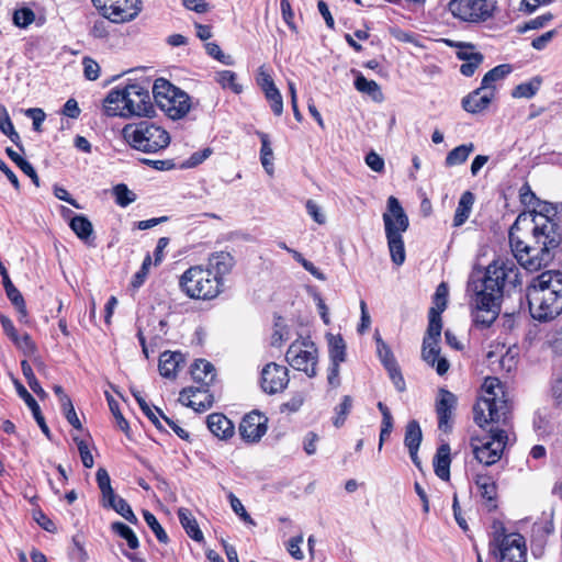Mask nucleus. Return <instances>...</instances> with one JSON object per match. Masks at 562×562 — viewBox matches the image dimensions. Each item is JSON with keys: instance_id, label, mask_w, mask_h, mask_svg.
Masks as SVG:
<instances>
[{"instance_id": "obj_1", "label": "nucleus", "mask_w": 562, "mask_h": 562, "mask_svg": "<svg viewBox=\"0 0 562 562\" xmlns=\"http://www.w3.org/2000/svg\"><path fill=\"white\" fill-rule=\"evenodd\" d=\"M512 251L525 269L536 271L562 251V231L550 217V209L521 213L509 229Z\"/></svg>"}, {"instance_id": "obj_2", "label": "nucleus", "mask_w": 562, "mask_h": 562, "mask_svg": "<svg viewBox=\"0 0 562 562\" xmlns=\"http://www.w3.org/2000/svg\"><path fill=\"white\" fill-rule=\"evenodd\" d=\"M520 283V269L513 259H495L485 268L479 282L468 283V291H473L471 306L499 316L505 296Z\"/></svg>"}, {"instance_id": "obj_3", "label": "nucleus", "mask_w": 562, "mask_h": 562, "mask_svg": "<svg viewBox=\"0 0 562 562\" xmlns=\"http://www.w3.org/2000/svg\"><path fill=\"white\" fill-rule=\"evenodd\" d=\"M106 116H155V105L149 94V82L134 81L113 88L103 101Z\"/></svg>"}, {"instance_id": "obj_4", "label": "nucleus", "mask_w": 562, "mask_h": 562, "mask_svg": "<svg viewBox=\"0 0 562 562\" xmlns=\"http://www.w3.org/2000/svg\"><path fill=\"white\" fill-rule=\"evenodd\" d=\"M509 412L504 398V390L497 378L488 376L482 385V395L473 407V418L477 426L484 427L490 423L505 422Z\"/></svg>"}, {"instance_id": "obj_5", "label": "nucleus", "mask_w": 562, "mask_h": 562, "mask_svg": "<svg viewBox=\"0 0 562 562\" xmlns=\"http://www.w3.org/2000/svg\"><path fill=\"white\" fill-rule=\"evenodd\" d=\"M386 209L383 223L391 260L394 265L402 266L406 258L402 234L408 229L409 220L400 201L393 195L387 199Z\"/></svg>"}, {"instance_id": "obj_6", "label": "nucleus", "mask_w": 562, "mask_h": 562, "mask_svg": "<svg viewBox=\"0 0 562 562\" xmlns=\"http://www.w3.org/2000/svg\"><path fill=\"white\" fill-rule=\"evenodd\" d=\"M123 136L134 149L147 154L159 153L170 144L169 133L150 121L127 124Z\"/></svg>"}, {"instance_id": "obj_7", "label": "nucleus", "mask_w": 562, "mask_h": 562, "mask_svg": "<svg viewBox=\"0 0 562 562\" xmlns=\"http://www.w3.org/2000/svg\"><path fill=\"white\" fill-rule=\"evenodd\" d=\"M179 284L188 296L202 300L216 297L223 286V282L202 266H194L184 271Z\"/></svg>"}, {"instance_id": "obj_8", "label": "nucleus", "mask_w": 562, "mask_h": 562, "mask_svg": "<svg viewBox=\"0 0 562 562\" xmlns=\"http://www.w3.org/2000/svg\"><path fill=\"white\" fill-rule=\"evenodd\" d=\"M508 435L504 429H492L490 435L479 439H471V448L474 458L486 467L501 460L507 445Z\"/></svg>"}, {"instance_id": "obj_9", "label": "nucleus", "mask_w": 562, "mask_h": 562, "mask_svg": "<svg viewBox=\"0 0 562 562\" xmlns=\"http://www.w3.org/2000/svg\"><path fill=\"white\" fill-rule=\"evenodd\" d=\"M285 358L294 370L302 371L310 378L317 374L318 351L310 338L300 336L294 340L290 345Z\"/></svg>"}, {"instance_id": "obj_10", "label": "nucleus", "mask_w": 562, "mask_h": 562, "mask_svg": "<svg viewBox=\"0 0 562 562\" xmlns=\"http://www.w3.org/2000/svg\"><path fill=\"white\" fill-rule=\"evenodd\" d=\"M442 318H430L427 334L424 337L422 357L425 362L436 368L439 375H443L449 370V362L440 357L438 342L441 337Z\"/></svg>"}, {"instance_id": "obj_11", "label": "nucleus", "mask_w": 562, "mask_h": 562, "mask_svg": "<svg viewBox=\"0 0 562 562\" xmlns=\"http://www.w3.org/2000/svg\"><path fill=\"white\" fill-rule=\"evenodd\" d=\"M449 11L465 22H484L492 18L496 0H450Z\"/></svg>"}, {"instance_id": "obj_12", "label": "nucleus", "mask_w": 562, "mask_h": 562, "mask_svg": "<svg viewBox=\"0 0 562 562\" xmlns=\"http://www.w3.org/2000/svg\"><path fill=\"white\" fill-rule=\"evenodd\" d=\"M92 3L102 11L103 16L113 23L130 22L142 10L140 0H92Z\"/></svg>"}, {"instance_id": "obj_13", "label": "nucleus", "mask_w": 562, "mask_h": 562, "mask_svg": "<svg viewBox=\"0 0 562 562\" xmlns=\"http://www.w3.org/2000/svg\"><path fill=\"white\" fill-rule=\"evenodd\" d=\"M512 541L519 544L520 551H524V561L527 562V546L525 538L517 532L506 535L504 528H502L499 532L496 531L494 533L490 543L492 553L497 555L501 562H503V557H505L504 553H508L509 562H515V560L517 562L519 558L516 553V549H514L515 544H513Z\"/></svg>"}, {"instance_id": "obj_14", "label": "nucleus", "mask_w": 562, "mask_h": 562, "mask_svg": "<svg viewBox=\"0 0 562 562\" xmlns=\"http://www.w3.org/2000/svg\"><path fill=\"white\" fill-rule=\"evenodd\" d=\"M289 384L288 368L274 362L266 364L261 371V387L268 394L282 392Z\"/></svg>"}, {"instance_id": "obj_15", "label": "nucleus", "mask_w": 562, "mask_h": 562, "mask_svg": "<svg viewBox=\"0 0 562 562\" xmlns=\"http://www.w3.org/2000/svg\"><path fill=\"white\" fill-rule=\"evenodd\" d=\"M457 402V396L452 392L446 389H439L435 406L438 417V427L445 432L449 431L452 427V415Z\"/></svg>"}, {"instance_id": "obj_16", "label": "nucleus", "mask_w": 562, "mask_h": 562, "mask_svg": "<svg viewBox=\"0 0 562 562\" xmlns=\"http://www.w3.org/2000/svg\"><path fill=\"white\" fill-rule=\"evenodd\" d=\"M267 417L258 412L247 414L239 424V435L246 442H257L267 432Z\"/></svg>"}, {"instance_id": "obj_17", "label": "nucleus", "mask_w": 562, "mask_h": 562, "mask_svg": "<svg viewBox=\"0 0 562 562\" xmlns=\"http://www.w3.org/2000/svg\"><path fill=\"white\" fill-rule=\"evenodd\" d=\"M179 402L195 412H204L212 406L213 398L205 386L187 387L180 392Z\"/></svg>"}, {"instance_id": "obj_18", "label": "nucleus", "mask_w": 562, "mask_h": 562, "mask_svg": "<svg viewBox=\"0 0 562 562\" xmlns=\"http://www.w3.org/2000/svg\"><path fill=\"white\" fill-rule=\"evenodd\" d=\"M190 97L179 88L172 92V95L167 98L159 108L170 119L179 120L182 119L190 110Z\"/></svg>"}, {"instance_id": "obj_19", "label": "nucleus", "mask_w": 562, "mask_h": 562, "mask_svg": "<svg viewBox=\"0 0 562 562\" xmlns=\"http://www.w3.org/2000/svg\"><path fill=\"white\" fill-rule=\"evenodd\" d=\"M456 46L459 48L457 57L464 63L460 66V72L465 77L474 75L475 70L483 63L484 56L474 50V46L469 43H457Z\"/></svg>"}, {"instance_id": "obj_20", "label": "nucleus", "mask_w": 562, "mask_h": 562, "mask_svg": "<svg viewBox=\"0 0 562 562\" xmlns=\"http://www.w3.org/2000/svg\"><path fill=\"white\" fill-rule=\"evenodd\" d=\"M1 323L4 333L24 355L32 356L35 353L36 346L27 333L20 334L15 329L11 318H1Z\"/></svg>"}, {"instance_id": "obj_21", "label": "nucleus", "mask_w": 562, "mask_h": 562, "mask_svg": "<svg viewBox=\"0 0 562 562\" xmlns=\"http://www.w3.org/2000/svg\"><path fill=\"white\" fill-rule=\"evenodd\" d=\"M235 265V260L229 252L218 251L213 254L206 265V269L216 277V279L223 282V277L228 274Z\"/></svg>"}, {"instance_id": "obj_22", "label": "nucleus", "mask_w": 562, "mask_h": 562, "mask_svg": "<svg viewBox=\"0 0 562 562\" xmlns=\"http://www.w3.org/2000/svg\"><path fill=\"white\" fill-rule=\"evenodd\" d=\"M296 329V318H277L271 334V345L274 347L281 346L297 335Z\"/></svg>"}, {"instance_id": "obj_23", "label": "nucleus", "mask_w": 562, "mask_h": 562, "mask_svg": "<svg viewBox=\"0 0 562 562\" xmlns=\"http://www.w3.org/2000/svg\"><path fill=\"white\" fill-rule=\"evenodd\" d=\"M494 97L488 90H481L479 87L462 99V108L469 113H479L490 105Z\"/></svg>"}, {"instance_id": "obj_24", "label": "nucleus", "mask_w": 562, "mask_h": 562, "mask_svg": "<svg viewBox=\"0 0 562 562\" xmlns=\"http://www.w3.org/2000/svg\"><path fill=\"white\" fill-rule=\"evenodd\" d=\"M182 363H184V356L181 352L164 351L159 357V373L164 378L175 379Z\"/></svg>"}, {"instance_id": "obj_25", "label": "nucleus", "mask_w": 562, "mask_h": 562, "mask_svg": "<svg viewBox=\"0 0 562 562\" xmlns=\"http://www.w3.org/2000/svg\"><path fill=\"white\" fill-rule=\"evenodd\" d=\"M210 431L220 439H228L234 435L233 423L221 413H213L207 416Z\"/></svg>"}, {"instance_id": "obj_26", "label": "nucleus", "mask_w": 562, "mask_h": 562, "mask_svg": "<svg viewBox=\"0 0 562 562\" xmlns=\"http://www.w3.org/2000/svg\"><path fill=\"white\" fill-rule=\"evenodd\" d=\"M159 325V333H151V329L147 326H144L143 322H139L137 325V337L142 345L143 353L148 359L149 358V349L146 345V339L148 338L154 346H157L158 341L166 335L167 333V322H157Z\"/></svg>"}, {"instance_id": "obj_27", "label": "nucleus", "mask_w": 562, "mask_h": 562, "mask_svg": "<svg viewBox=\"0 0 562 562\" xmlns=\"http://www.w3.org/2000/svg\"><path fill=\"white\" fill-rule=\"evenodd\" d=\"M510 72L512 66L508 64H502L494 67L484 75L480 86L481 90H488L493 95H495L497 90L496 82L505 79Z\"/></svg>"}, {"instance_id": "obj_28", "label": "nucleus", "mask_w": 562, "mask_h": 562, "mask_svg": "<svg viewBox=\"0 0 562 562\" xmlns=\"http://www.w3.org/2000/svg\"><path fill=\"white\" fill-rule=\"evenodd\" d=\"M191 374L195 382L206 387L214 381L215 368L205 359H198L191 366Z\"/></svg>"}, {"instance_id": "obj_29", "label": "nucleus", "mask_w": 562, "mask_h": 562, "mask_svg": "<svg viewBox=\"0 0 562 562\" xmlns=\"http://www.w3.org/2000/svg\"><path fill=\"white\" fill-rule=\"evenodd\" d=\"M450 447L448 445H441L434 459L435 473L441 480H449L450 477Z\"/></svg>"}, {"instance_id": "obj_30", "label": "nucleus", "mask_w": 562, "mask_h": 562, "mask_svg": "<svg viewBox=\"0 0 562 562\" xmlns=\"http://www.w3.org/2000/svg\"><path fill=\"white\" fill-rule=\"evenodd\" d=\"M103 507L111 508L115 510L119 515H121L124 519H126L131 524L137 522V517L133 513L130 504L122 497L117 496L115 493L102 501Z\"/></svg>"}, {"instance_id": "obj_31", "label": "nucleus", "mask_w": 562, "mask_h": 562, "mask_svg": "<svg viewBox=\"0 0 562 562\" xmlns=\"http://www.w3.org/2000/svg\"><path fill=\"white\" fill-rule=\"evenodd\" d=\"M351 72L355 75V88L361 92L370 95L374 101L382 99L380 86L374 80H368L362 72L352 69Z\"/></svg>"}, {"instance_id": "obj_32", "label": "nucleus", "mask_w": 562, "mask_h": 562, "mask_svg": "<svg viewBox=\"0 0 562 562\" xmlns=\"http://www.w3.org/2000/svg\"><path fill=\"white\" fill-rule=\"evenodd\" d=\"M474 194L471 191L462 193L454 213L453 226L459 227L467 222L474 204Z\"/></svg>"}, {"instance_id": "obj_33", "label": "nucleus", "mask_w": 562, "mask_h": 562, "mask_svg": "<svg viewBox=\"0 0 562 562\" xmlns=\"http://www.w3.org/2000/svg\"><path fill=\"white\" fill-rule=\"evenodd\" d=\"M69 226L79 239H81L88 245H91L90 238L93 235V227L92 223L89 221L87 216L81 214L75 215L70 220Z\"/></svg>"}, {"instance_id": "obj_34", "label": "nucleus", "mask_w": 562, "mask_h": 562, "mask_svg": "<svg viewBox=\"0 0 562 562\" xmlns=\"http://www.w3.org/2000/svg\"><path fill=\"white\" fill-rule=\"evenodd\" d=\"M178 517L188 536L194 541L201 542L203 540V533L190 510L180 508L178 510Z\"/></svg>"}, {"instance_id": "obj_35", "label": "nucleus", "mask_w": 562, "mask_h": 562, "mask_svg": "<svg viewBox=\"0 0 562 562\" xmlns=\"http://www.w3.org/2000/svg\"><path fill=\"white\" fill-rule=\"evenodd\" d=\"M330 362L342 363L346 360V344L340 335L326 336Z\"/></svg>"}, {"instance_id": "obj_36", "label": "nucleus", "mask_w": 562, "mask_h": 562, "mask_svg": "<svg viewBox=\"0 0 562 562\" xmlns=\"http://www.w3.org/2000/svg\"><path fill=\"white\" fill-rule=\"evenodd\" d=\"M449 288L446 282H441L432 296V306L429 308L428 316H441L448 303Z\"/></svg>"}, {"instance_id": "obj_37", "label": "nucleus", "mask_w": 562, "mask_h": 562, "mask_svg": "<svg viewBox=\"0 0 562 562\" xmlns=\"http://www.w3.org/2000/svg\"><path fill=\"white\" fill-rule=\"evenodd\" d=\"M474 144L468 143L462 144L453 148L448 153L445 159V165L447 167L459 166L465 162L470 156V154L474 150Z\"/></svg>"}, {"instance_id": "obj_38", "label": "nucleus", "mask_w": 562, "mask_h": 562, "mask_svg": "<svg viewBox=\"0 0 562 562\" xmlns=\"http://www.w3.org/2000/svg\"><path fill=\"white\" fill-rule=\"evenodd\" d=\"M423 440V432L417 420H409L405 428L404 445L408 450H418Z\"/></svg>"}, {"instance_id": "obj_39", "label": "nucleus", "mask_w": 562, "mask_h": 562, "mask_svg": "<svg viewBox=\"0 0 562 562\" xmlns=\"http://www.w3.org/2000/svg\"><path fill=\"white\" fill-rule=\"evenodd\" d=\"M176 89H177V87L171 85L167 79H165V78L156 79L151 87L153 98L155 100L156 105L158 108H160L162 102L165 100H167V98L172 95V92L176 91Z\"/></svg>"}, {"instance_id": "obj_40", "label": "nucleus", "mask_w": 562, "mask_h": 562, "mask_svg": "<svg viewBox=\"0 0 562 562\" xmlns=\"http://www.w3.org/2000/svg\"><path fill=\"white\" fill-rule=\"evenodd\" d=\"M256 134L260 138V142H261V149H260L261 165L269 175H272V172H273V164H272L273 151H272V148L270 145L269 135L263 132H260V131H257Z\"/></svg>"}, {"instance_id": "obj_41", "label": "nucleus", "mask_w": 562, "mask_h": 562, "mask_svg": "<svg viewBox=\"0 0 562 562\" xmlns=\"http://www.w3.org/2000/svg\"><path fill=\"white\" fill-rule=\"evenodd\" d=\"M553 278H562V274L554 271H543L532 281V288L539 291L550 290L553 294H559L560 289L553 284Z\"/></svg>"}, {"instance_id": "obj_42", "label": "nucleus", "mask_w": 562, "mask_h": 562, "mask_svg": "<svg viewBox=\"0 0 562 562\" xmlns=\"http://www.w3.org/2000/svg\"><path fill=\"white\" fill-rule=\"evenodd\" d=\"M541 82L540 77H533L529 81L521 82L513 89L512 97L530 99L539 91Z\"/></svg>"}, {"instance_id": "obj_43", "label": "nucleus", "mask_w": 562, "mask_h": 562, "mask_svg": "<svg viewBox=\"0 0 562 562\" xmlns=\"http://www.w3.org/2000/svg\"><path fill=\"white\" fill-rule=\"evenodd\" d=\"M375 342H376V352L380 361L382 362L383 367L389 370L393 369L394 367H397V361L390 349V347L382 340L379 333H375Z\"/></svg>"}, {"instance_id": "obj_44", "label": "nucleus", "mask_w": 562, "mask_h": 562, "mask_svg": "<svg viewBox=\"0 0 562 562\" xmlns=\"http://www.w3.org/2000/svg\"><path fill=\"white\" fill-rule=\"evenodd\" d=\"M133 396L137 401L143 413L148 417V419L159 429L162 428L159 417L162 418L164 413L158 407H151L145 398L140 395V392L133 391Z\"/></svg>"}, {"instance_id": "obj_45", "label": "nucleus", "mask_w": 562, "mask_h": 562, "mask_svg": "<svg viewBox=\"0 0 562 562\" xmlns=\"http://www.w3.org/2000/svg\"><path fill=\"white\" fill-rule=\"evenodd\" d=\"M0 131L5 136H8L10 138V140L14 145L20 147V149H23L22 145H21L20 135L14 130L13 123H12V121H11L9 114H8V111L5 110V108H1V112H0Z\"/></svg>"}, {"instance_id": "obj_46", "label": "nucleus", "mask_w": 562, "mask_h": 562, "mask_svg": "<svg viewBox=\"0 0 562 562\" xmlns=\"http://www.w3.org/2000/svg\"><path fill=\"white\" fill-rule=\"evenodd\" d=\"M475 484L482 497L493 501L496 497V484L487 474H476Z\"/></svg>"}, {"instance_id": "obj_47", "label": "nucleus", "mask_w": 562, "mask_h": 562, "mask_svg": "<svg viewBox=\"0 0 562 562\" xmlns=\"http://www.w3.org/2000/svg\"><path fill=\"white\" fill-rule=\"evenodd\" d=\"M237 75L232 70H222L216 72L215 80L223 89H231L234 93L239 94L243 91L241 85L236 81Z\"/></svg>"}, {"instance_id": "obj_48", "label": "nucleus", "mask_w": 562, "mask_h": 562, "mask_svg": "<svg viewBox=\"0 0 562 562\" xmlns=\"http://www.w3.org/2000/svg\"><path fill=\"white\" fill-rule=\"evenodd\" d=\"M111 529L114 533L125 539L127 546L135 550L139 547V541L135 535V532L125 524L121 521H115L111 525Z\"/></svg>"}, {"instance_id": "obj_49", "label": "nucleus", "mask_w": 562, "mask_h": 562, "mask_svg": "<svg viewBox=\"0 0 562 562\" xmlns=\"http://www.w3.org/2000/svg\"><path fill=\"white\" fill-rule=\"evenodd\" d=\"M352 407V398L349 395H345L339 405L335 407V417L333 424L339 428L345 424L347 416L349 415Z\"/></svg>"}, {"instance_id": "obj_50", "label": "nucleus", "mask_w": 562, "mask_h": 562, "mask_svg": "<svg viewBox=\"0 0 562 562\" xmlns=\"http://www.w3.org/2000/svg\"><path fill=\"white\" fill-rule=\"evenodd\" d=\"M113 194L115 196V202L122 207L128 206L136 200V194L131 191L126 184L120 183L113 188Z\"/></svg>"}, {"instance_id": "obj_51", "label": "nucleus", "mask_w": 562, "mask_h": 562, "mask_svg": "<svg viewBox=\"0 0 562 562\" xmlns=\"http://www.w3.org/2000/svg\"><path fill=\"white\" fill-rule=\"evenodd\" d=\"M144 519L146 521V524L148 525V527L153 530V532L155 533L157 540L160 542V543H167L169 538L166 533V531L164 530V528L161 527V525L158 522L157 518L155 517L154 514H151L150 512L148 510H145L144 512Z\"/></svg>"}, {"instance_id": "obj_52", "label": "nucleus", "mask_w": 562, "mask_h": 562, "mask_svg": "<svg viewBox=\"0 0 562 562\" xmlns=\"http://www.w3.org/2000/svg\"><path fill=\"white\" fill-rule=\"evenodd\" d=\"M13 24L21 29H26L35 20V13L30 8L18 9L13 12Z\"/></svg>"}, {"instance_id": "obj_53", "label": "nucleus", "mask_w": 562, "mask_h": 562, "mask_svg": "<svg viewBox=\"0 0 562 562\" xmlns=\"http://www.w3.org/2000/svg\"><path fill=\"white\" fill-rule=\"evenodd\" d=\"M95 479L102 494V501L106 499L108 497L114 494V491L111 486L110 475L105 469L100 468L97 471Z\"/></svg>"}, {"instance_id": "obj_54", "label": "nucleus", "mask_w": 562, "mask_h": 562, "mask_svg": "<svg viewBox=\"0 0 562 562\" xmlns=\"http://www.w3.org/2000/svg\"><path fill=\"white\" fill-rule=\"evenodd\" d=\"M105 395H106V400H108V404H109L110 411L113 414L119 428L122 431L127 432L128 429H130V426H128L127 420L123 417V415L120 412L119 403L109 393H105Z\"/></svg>"}, {"instance_id": "obj_55", "label": "nucleus", "mask_w": 562, "mask_h": 562, "mask_svg": "<svg viewBox=\"0 0 562 562\" xmlns=\"http://www.w3.org/2000/svg\"><path fill=\"white\" fill-rule=\"evenodd\" d=\"M228 499L231 503V507L233 512L246 524L255 525L254 519L250 517V515L245 509L243 503L238 497H236L233 493L228 494Z\"/></svg>"}, {"instance_id": "obj_56", "label": "nucleus", "mask_w": 562, "mask_h": 562, "mask_svg": "<svg viewBox=\"0 0 562 562\" xmlns=\"http://www.w3.org/2000/svg\"><path fill=\"white\" fill-rule=\"evenodd\" d=\"M74 441L78 447V451L83 467L88 469L92 468L94 464V460L87 442L82 439H79L78 437H74Z\"/></svg>"}, {"instance_id": "obj_57", "label": "nucleus", "mask_w": 562, "mask_h": 562, "mask_svg": "<svg viewBox=\"0 0 562 562\" xmlns=\"http://www.w3.org/2000/svg\"><path fill=\"white\" fill-rule=\"evenodd\" d=\"M206 53L213 57L214 59L218 60L220 63L224 65H232L233 58L229 55H225L221 47L216 43H206L205 44Z\"/></svg>"}, {"instance_id": "obj_58", "label": "nucleus", "mask_w": 562, "mask_h": 562, "mask_svg": "<svg viewBox=\"0 0 562 562\" xmlns=\"http://www.w3.org/2000/svg\"><path fill=\"white\" fill-rule=\"evenodd\" d=\"M82 65L86 79L97 80L99 78L100 66L95 60L90 57H83Z\"/></svg>"}, {"instance_id": "obj_59", "label": "nucleus", "mask_w": 562, "mask_h": 562, "mask_svg": "<svg viewBox=\"0 0 562 562\" xmlns=\"http://www.w3.org/2000/svg\"><path fill=\"white\" fill-rule=\"evenodd\" d=\"M304 539H303V536L302 535H299V536H295V537H292L288 543H286V549H288V552L295 559V560H303L304 559V553L303 551L301 550V546L303 543Z\"/></svg>"}, {"instance_id": "obj_60", "label": "nucleus", "mask_w": 562, "mask_h": 562, "mask_svg": "<svg viewBox=\"0 0 562 562\" xmlns=\"http://www.w3.org/2000/svg\"><path fill=\"white\" fill-rule=\"evenodd\" d=\"M150 265H151V257H150V255H147L143 260L139 271H137L133 278L132 285L134 288H138L144 283Z\"/></svg>"}, {"instance_id": "obj_61", "label": "nucleus", "mask_w": 562, "mask_h": 562, "mask_svg": "<svg viewBox=\"0 0 562 562\" xmlns=\"http://www.w3.org/2000/svg\"><path fill=\"white\" fill-rule=\"evenodd\" d=\"M25 115L32 119L33 130L41 132V126L46 117L45 112L40 108H31L25 111Z\"/></svg>"}, {"instance_id": "obj_62", "label": "nucleus", "mask_w": 562, "mask_h": 562, "mask_svg": "<svg viewBox=\"0 0 562 562\" xmlns=\"http://www.w3.org/2000/svg\"><path fill=\"white\" fill-rule=\"evenodd\" d=\"M517 364V351L508 349L499 359V366L506 372H510Z\"/></svg>"}, {"instance_id": "obj_63", "label": "nucleus", "mask_w": 562, "mask_h": 562, "mask_svg": "<svg viewBox=\"0 0 562 562\" xmlns=\"http://www.w3.org/2000/svg\"><path fill=\"white\" fill-rule=\"evenodd\" d=\"M5 293L13 305L16 307L18 312L25 315L24 300L19 290L15 286H12L11 289H7Z\"/></svg>"}, {"instance_id": "obj_64", "label": "nucleus", "mask_w": 562, "mask_h": 562, "mask_svg": "<svg viewBox=\"0 0 562 562\" xmlns=\"http://www.w3.org/2000/svg\"><path fill=\"white\" fill-rule=\"evenodd\" d=\"M366 164L375 172H382L384 170V159L373 150L367 154Z\"/></svg>"}]
</instances>
